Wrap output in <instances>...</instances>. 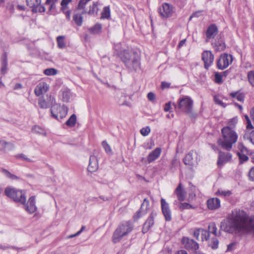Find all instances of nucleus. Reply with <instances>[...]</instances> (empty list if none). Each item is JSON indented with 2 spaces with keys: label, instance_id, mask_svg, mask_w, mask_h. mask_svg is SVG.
I'll use <instances>...</instances> for the list:
<instances>
[{
  "label": "nucleus",
  "instance_id": "1",
  "mask_svg": "<svg viewBox=\"0 0 254 254\" xmlns=\"http://www.w3.org/2000/svg\"><path fill=\"white\" fill-rule=\"evenodd\" d=\"M220 229L231 234L254 233V215L249 216L243 210H234L221 222Z\"/></svg>",
  "mask_w": 254,
  "mask_h": 254
},
{
  "label": "nucleus",
  "instance_id": "2",
  "mask_svg": "<svg viewBox=\"0 0 254 254\" xmlns=\"http://www.w3.org/2000/svg\"><path fill=\"white\" fill-rule=\"evenodd\" d=\"M222 137L218 139V144L223 149L230 151L238 139L237 133L230 127H225L221 129Z\"/></svg>",
  "mask_w": 254,
  "mask_h": 254
},
{
  "label": "nucleus",
  "instance_id": "3",
  "mask_svg": "<svg viewBox=\"0 0 254 254\" xmlns=\"http://www.w3.org/2000/svg\"><path fill=\"white\" fill-rule=\"evenodd\" d=\"M120 57L126 67L130 71H136L140 68V58L139 54L134 51L125 50Z\"/></svg>",
  "mask_w": 254,
  "mask_h": 254
},
{
  "label": "nucleus",
  "instance_id": "4",
  "mask_svg": "<svg viewBox=\"0 0 254 254\" xmlns=\"http://www.w3.org/2000/svg\"><path fill=\"white\" fill-rule=\"evenodd\" d=\"M133 229V224L129 221L124 222L120 224L114 232L112 241L114 243L120 242L122 238L127 236Z\"/></svg>",
  "mask_w": 254,
  "mask_h": 254
},
{
  "label": "nucleus",
  "instance_id": "5",
  "mask_svg": "<svg viewBox=\"0 0 254 254\" xmlns=\"http://www.w3.org/2000/svg\"><path fill=\"white\" fill-rule=\"evenodd\" d=\"M5 194L12 199L14 201L24 204L26 202V196L23 191L12 187H7L4 191Z\"/></svg>",
  "mask_w": 254,
  "mask_h": 254
},
{
  "label": "nucleus",
  "instance_id": "6",
  "mask_svg": "<svg viewBox=\"0 0 254 254\" xmlns=\"http://www.w3.org/2000/svg\"><path fill=\"white\" fill-rule=\"evenodd\" d=\"M67 108L60 104L54 103L51 107V113L52 116L57 120L62 119L65 117L67 114Z\"/></svg>",
  "mask_w": 254,
  "mask_h": 254
},
{
  "label": "nucleus",
  "instance_id": "7",
  "mask_svg": "<svg viewBox=\"0 0 254 254\" xmlns=\"http://www.w3.org/2000/svg\"><path fill=\"white\" fill-rule=\"evenodd\" d=\"M193 101L189 97H185L181 99L179 102V108L187 115L191 116L192 115Z\"/></svg>",
  "mask_w": 254,
  "mask_h": 254
},
{
  "label": "nucleus",
  "instance_id": "8",
  "mask_svg": "<svg viewBox=\"0 0 254 254\" xmlns=\"http://www.w3.org/2000/svg\"><path fill=\"white\" fill-rule=\"evenodd\" d=\"M233 60L232 56L228 54H222L217 63V66L219 69H224L232 64Z\"/></svg>",
  "mask_w": 254,
  "mask_h": 254
},
{
  "label": "nucleus",
  "instance_id": "9",
  "mask_svg": "<svg viewBox=\"0 0 254 254\" xmlns=\"http://www.w3.org/2000/svg\"><path fill=\"white\" fill-rule=\"evenodd\" d=\"M199 161L198 155L196 151L191 150L187 154L184 159V163L190 167L196 166Z\"/></svg>",
  "mask_w": 254,
  "mask_h": 254
},
{
  "label": "nucleus",
  "instance_id": "10",
  "mask_svg": "<svg viewBox=\"0 0 254 254\" xmlns=\"http://www.w3.org/2000/svg\"><path fill=\"white\" fill-rule=\"evenodd\" d=\"M214 55L210 51H205L201 55V58L204 64V67L206 69L212 64L214 61Z\"/></svg>",
  "mask_w": 254,
  "mask_h": 254
},
{
  "label": "nucleus",
  "instance_id": "11",
  "mask_svg": "<svg viewBox=\"0 0 254 254\" xmlns=\"http://www.w3.org/2000/svg\"><path fill=\"white\" fill-rule=\"evenodd\" d=\"M47 100L43 96L40 97L38 100V105L40 108L43 109L48 108L50 105L52 106L55 103V98L51 95H47Z\"/></svg>",
  "mask_w": 254,
  "mask_h": 254
},
{
  "label": "nucleus",
  "instance_id": "12",
  "mask_svg": "<svg viewBox=\"0 0 254 254\" xmlns=\"http://www.w3.org/2000/svg\"><path fill=\"white\" fill-rule=\"evenodd\" d=\"M159 12L161 17L163 18H168L172 15L173 7L168 3L163 4L162 8L159 9Z\"/></svg>",
  "mask_w": 254,
  "mask_h": 254
},
{
  "label": "nucleus",
  "instance_id": "13",
  "mask_svg": "<svg viewBox=\"0 0 254 254\" xmlns=\"http://www.w3.org/2000/svg\"><path fill=\"white\" fill-rule=\"evenodd\" d=\"M149 202L146 198L144 199L141 205L139 211H137L134 215L133 218L135 220H137L144 215L146 214L149 209Z\"/></svg>",
  "mask_w": 254,
  "mask_h": 254
},
{
  "label": "nucleus",
  "instance_id": "14",
  "mask_svg": "<svg viewBox=\"0 0 254 254\" xmlns=\"http://www.w3.org/2000/svg\"><path fill=\"white\" fill-rule=\"evenodd\" d=\"M35 203V197L34 196L30 197L28 199L27 203L23 204L25 211L30 214L35 212L37 209Z\"/></svg>",
  "mask_w": 254,
  "mask_h": 254
},
{
  "label": "nucleus",
  "instance_id": "15",
  "mask_svg": "<svg viewBox=\"0 0 254 254\" xmlns=\"http://www.w3.org/2000/svg\"><path fill=\"white\" fill-rule=\"evenodd\" d=\"M49 89V85L45 82H39L34 89L35 94L39 97L46 93Z\"/></svg>",
  "mask_w": 254,
  "mask_h": 254
},
{
  "label": "nucleus",
  "instance_id": "16",
  "mask_svg": "<svg viewBox=\"0 0 254 254\" xmlns=\"http://www.w3.org/2000/svg\"><path fill=\"white\" fill-rule=\"evenodd\" d=\"M161 209L166 221H170L172 219L171 212L169 204L163 198L161 199Z\"/></svg>",
  "mask_w": 254,
  "mask_h": 254
},
{
  "label": "nucleus",
  "instance_id": "17",
  "mask_svg": "<svg viewBox=\"0 0 254 254\" xmlns=\"http://www.w3.org/2000/svg\"><path fill=\"white\" fill-rule=\"evenodd\" d=\"M232 158V154L230 153H225L220 151L217 161V165L219 167H222L225 164L229 162Z\"/></svg>",
  "mask_w": 254,
  "mask_h": 254
},
{
  "label": "nucleus",
  "instance_id": "18",
  "mask_svg": "<svg viewBox=\"0 0 254 254\" xmlns=\"http://www.w3.org/2000/svg\"><path fill=\"white\" fill-rule=\"evenodd\" d=\"M182 243L187 249L196 250L199 248L198 244L192 239L188 237H184L182 240Z\"/></svg>",
  "mask_w": 254,
  "mask_h": 254
},
{
  "label": "nucleus",
  "instance_id": "19",
  "mask_svg": "<svg viewBox=\"0 0 254 254\" xmlns=\"http://www.w3.org/2000/svg\"><path fill=\"white\" fill-rule=\"evenodd\" d=\"M26 3L28 6L40 12H44L46 10L45 7L41 5V0H26Z\"/></svg>",
  "mask_w": 254,
  "mask_h": 254
},
{
  "label": "nucleus",
  "instance_id": "20",
  "mask_svg": "<svg viewBox=\"0 0 254 254\" xmlns=\"http://www.w3.org/2000/svg\"><path fill=\"white\" fill-rule=\"evenodd\" d=\"M98 162L96 156L95 155H91L87 168L88 171L91 173L95 172L98 169Z\"/></svg>",
  "mask_w": 254,
  "mask_h": 254
},
{
  "label": "nucleus",
  "instance_id": "21",
  "mask_svg": "<svg viewBox=\"0 0 254 254\" xmlns=\"http://www.w3.org/2000/svg\"><path fill=\"white\" fill-rule=\"evenodd\" d=\"M207 206L210 210H216L221 206L220 200L217 197H213L207 200Z\"/></svg>",
  "mask_w": 254,
  "mask_h": 254
},
{
  "label": "nucleus",
  "instance_id": "22",
  "mask_svg": "<svg viewBox=\"0 0 254 254\" xmlns=\"http://www.w3.org/2000/svg\"><path fill=\"white\" fill-rule=\"evenodd\" d=\"M156 216V213L154 212H152L149 217H148V219L145 222L143 226L142 232L143 233H146V232H147L149 229L150 228V227L153 226L154 224V218Z\"/></svg>",
  "mask_w": 254,
  "mask_h": 254
},
{
  "label": "nucleus",
  "instance_id": "23",
  "mask_svg": "<svg viewBox=\"0 0 254 254\" xmlns=\"http://www.w3.org/2000/svg\"><path fill=\"white\" fill-rule=\"evenodd\" d=\"M0 72L2 75L5 74L8 70L7 55L6 53L2 54L1 58Z\"/></svg>",
  "mask_w": 254,
  "mask_h": 254
},
{
  "label": "nucleus",
  "instance_id": "24",
  "mask_svg": "<svg viewBox=\"0 0 254 254\" xmlns=\"http://www.w3.org/2000/svg\"><path fill=\"white\" fill-rule=\"evenodd\" d=\"M161 150L160 148H156L151 152L147 156V161L149 163H151L156 160L160 155Z\"/></svg>",
  "mask_w": 254,
  "mask_h": 254
},
{
  "label": "nucleus",
  "instance_id": "25",
  "mask_svg": "<svg viewBox=\"0 0 254 254\" xmlns=\"http://www.w3.org/2000/svg\"><path fill=\"white\" fill-rule=\"evenodd\" d=\"M14 145L10 142L5 140H0V151H8L13 149Z\"/></svg>",
  "mask_w": 254,
  "mask_h": 254
},
{
  "label": "nucleus",
  "instance_id": "26",
  "mask_svg": "<svg viewBox=\"0 0 254 254\" xmlns=\"http://www.w3.org/2000/svg\"><path fill=\"white\" fill-rule=\"evenodd\" d=\"M175 193L176 194L179 200L181 201L184 200L186 197V192L183 189L181 183L179 184V186L176 188Z\"/></svg>",
  "mask_w": 254,
  "mask_h": 254
},
{
  "label": "nucleus",
  "instance_id": "27",
  "mask_svg": "<svg viewBox=\"0 0 254 254\" xmlns=\"http://www.w3.org/2000/svg\"><path fill=\"white\" fill-rule=\"evenodd\" d=\"M217 33V27L214 25H211L208 28L206 32V35L207 38L210 39L214 38Z\"/></svg>",
  "mask_w": 254,
  "mask_h": 254
},
{
  "label": "nucleus",
  "instance_id": "28",
  "mask_svg": "<svg viewBox=\"0 0 254 254\" xmlns=\"http://www.w3.org/2000/svg\"><path fill=\"white\" fill-rule=\"evenodd\" d=\"M98 11L97 3L94 2L92 5L90 6L89 10H84L82 11V14L88 13L90 15H95L97 14Z\"/></svg>",
  "mask_w": 254,
  "mask_h": 254
},
{
  "label": "nucleus",
  "instance_id": "29",
  "mask_svg": "<svg viewBox=\"0 0 254 254\" xmlns=\"http://www.w3.org/2000/svg\"><path fill=\"white\" fill-rule=\"evenodd\" d=\"M83 14H82V11L76 10L73 16V19L75 24L78 26H81L82 24L83 17L82 15Z\"/></svg>",
  "mask_w": 254,
  "mask_h": 254
},
{
  "label": "nucleus",
  "instance_id": "30",
  "mask_svg": "<svg viewBox=\"0 0 254 254\" xmlns=\"http://www.w3.org/2000/svg\"><path fill=\"white\" fill-rule=\"evenodd\" d=\"M212 45L215 50L217 52L224 50L226 47L225 43L222 40L215 41L212 43Z\"/></svg>",
  "mask_w": 254,
  "mask_h": 254
},
{
  "label": "nucleus",
  "instance_id": "31",
  "mask_svg": "<svg viewBox=\"0 0 254 254\" xmlns=\"http://www.w3.org/2000/svg\"><path fill=\"white\" fill-rule=\"evenodd\" d=\"M32 131L35 133L44 136L47 135V132L44 128L39 126H34L32 128Z\"/></svg>",
  "mask_w": 254,
  "mask_h": 254
},
{
  "label": "nucleus",
  "instance_id": "32",
  "mask_svg": "<svg viewBox=\"0 0 254 254\" xmlns=\"http://www.w3.org/2000/svg\"><path fill=\"white\" fill-rule=\"evenodd\" d=\"M219 244V241L218 239L215 237L211 238L208 240V245L212 249L215 250L218 248Z\"/></svg>",
  "mask_w": 254,
  "mask_h": 254
},
{
  "label": "nucleus",
  "instance_id": "33",
  "mask_svg": "<svg viewBox=\"0 0 254 254\" xmlns=\"http://www.w3.org/2000/svg\"><path fill=\"white\" fill-rule=\"evenodd\" d=\"M251 129L247 130L244 135V138L250 141V142L254 144V130L250 131Z\"/></svg>",
  "mask_w": 254,
  "mask_h": 254
},
{
  "label": "nucleus",
  "instance_id": "34",
  "mask_svg": "<svg viewBox=\"0 0 254 254\" xmlns=\"http://www.w3.org/2000/svg\"><path fill=\"white\" fill-rule=\"evenodd\" d=\"M63 98L64 102H68L69 101L71 94L69 89L65 88L62 91Z\"/></svg>",
  "mask_w": 254,
  "mask_h": 254
},
{
  "label": "nucleus",
  "instance_id": "35",
  "mask_svg": "<svg viewBox=\"0 0 254 254\" xmlns=\"http://www.w3.org/2000/svg\"><path fill=\"white\" fill-rule=\"evenodd\" d=\"M76 122V116L75 114H72L66 122L65 124L69 127H73L75 126Z\"/></svg>",
  "mask_w": 254,
  "mask_h": 254
},
{
  "label": "nucleus",
  "instance_id": "36",
  "mask_svg": "<svg viewBox=\"0 0 254 254\" xmlns=\"http://www.w3.org/2000/svg\"><path fill=\"white\" fill-rule=\"evenodd\" d=\"M217 227L216 224L214 223H211L208 225V232L209 233H211L214 235L215 237L218 236V233L217 232Z\"/></svg>",
  "mask_w": 254,
  "mask_h": 254
},
{
  "label": "nucleus",
  "instance_id": "37",
  "mask_svg": "<svg viewBox=\"0 0 254 254\" xmlns=\"http://www.w3.org/2000/svg\"><path fill=\"white\" fill-rule=\"evenodd\" d=\"M91 0H80L78 4L77 7L76 8L77 11H82L85 9V6L87 4V3L91 1Z\"/></svg>",
  "mask_w": 254,
  "mask_h": 254
},
{
  "label": "nucleus",
  "instance_id": "38",
  "mask_svg": "<svg viewBox=\"0 0 254 254\" xmlns=\"http://www.w3.org/2000/svg\"><path fill=\"white\" fill-rule=\"evenodd\" d=\"M110 17V9L109 6L104 7L101 13V18L108 19Z\"/></svg>",
  "mask_w": 254,
  "mask_h": 254
},
{
  "label": "nucleus",
  "instance_id": "39",
  "mask_svg": "<svg viewBox=\"0 0 254 254\" xmlns=\"http://www.w3.org/2000/svg\"><path fill=\"white\" fill-rule=\"evenodd\" d=\"M64 38V36H59L57 38L58 46L60 49L64 48L65 47Z\"/></svg>",
  "mask_w": 254,
  "mask_h": 254
},
{
  "label": "nucleus",
  "instance_id": "40",
  "mask_svg": "<svg viewBox=\"0 0 254 254\" xmlns=\"http://www.w3.org/2000/svg\"><path fill=\"white\" fill-rule=\"evenodd\" d=\"M1 172L7 178L12 180H17L18 179V178L16 176L11 174L10 172H9L8 170L6 169H2Z\"/></svg>",
  "mask_w": 254,
  "mask_h": 254
},
{
  "label": "nucleus",
  "instance_id": "41",
  "mask_svg": "<svg viewBox=\"0 0 254 254\" xmlns=\"http://www.w3.org/2000/svg\"><path fill=\"white\" fill-rule=\"evenodd\" d=\"M200 234H201V238L202 241H203L204 240L208 241L209 234V232L207 230L203 229H201L200 230Z\"/></svg>",
  "mask_w": 254,
  "mask_h": 254
},
{
  "label": "nucleus",
  "instance_id": "42",
  "mask_svg": "<svg viewBox=\"0 0 254 254\" xmlns=\"http://www.w3.org/2000/svg\"><path fill=\"white\" fill-rule=\"evenodd\" d=\"M58 0H46V5H49V11H51L53 9L55 8V3Z\"/></svg>",
  "mask_w": 254,
  "mask_h": 254
},
{
  "label": "nucleus",
  "instance_id": "43",
  "mask_svg": "<svg viewBox=\"0 0 254 254\" xmlns=\"http://www.w3.org/2000/svg\"><path fill=\"white\" fill-rule=\"evenodd\" d=\"M102 145L107 153L109 154H111L112 153L110 146L106 141H103L102 143Z\"/></svg>",
  "mask_w": 254,
  "mask_h": 254
},
{
  "label": "nucleus",
  "instance_id": "44",
  "mask_svg": "<svg viewBox=\"0 0 254 254\" xmlns=\"http://www.w3.org/2000/svg\"><path fill=\"white\" fill-rule=\"evenodd\" d=\"M44 73L47 75H54L57 73V71L55 68H50L44 70Z\"/></svg>",
  "mask_w": 254,
  "mask_h": 254
},
{
  "label": "nucleus",
  "instance_id": "45",
  "mask_svg": "<svg viewBox=\"0 0 254 254\" xmlns=\"http://www.w3.org/2000/svg\"><path fill=\"white\" fill-rule=\"evenodd\" d=\"M102 26L100 24H96L94 26L91 28L90 32L93 34H97L101 30Z\"/></svg>",
  "mask_w": 254,
  "mask_h": 254
},
{
  "label": "nucleus",
  "instance_id": "46",
  "mask_svg": "<svg viewBox=\"0 0 254 254\" xmlns=\"http://www.w3.org/2000/svg\"><path fill=\"white\" fill-rule=\"evenodd\" d=\"M216 194L221 195L223 196H228L231 194V192L230 190H219L217 191Z\"/></svg>",
  "mask_w": 254,
  "mask_h": 254
},
{
  "label": "nucleus",
  "instance_id": "47",
  "mask_svg": "<svg viewBox=\"0 0 254 254\" xmlns=\"http://www.w3.org/2000/svg\"><path fill=\"white\" fill-rule=\"evenodd\" d=\"M151 129L149 127L147 126L145 127H143L140 130V133L142 135L145 136L148 135L150 132Z\"/></svg>",
  "mask_w": 254,
  "mask_h": 254
},
{
  "label": "nucleus",
  "instance_id": "48",
  "mask_svg": "<svg viewBox=\"0 0 254 254\" xmlns=\"http://www.w3.org/2000/svg\"><path fill=\"white\" fill-rule=\"evenodd\" d=\"M248 78L250 84L254 86V71H249L248 73Z\"/></svg>",
  "mask_w": 254,
  "mask_h": 254
},
{
  "label": "nucleus",
  "instance_id": "49",
  "mask_svg": "<svg viewBox=\"0 0 254 254\" xmlns=\"http://www.w3.org/2000/svg\"><path fill=\"white\" fill-rule=\"evenodd\" d=\"M237 154L239 156L240 163H242L248 160L249 158L246 155L241 152H238Z\"/></svg>",
  "mask_w": 254,
  "mask_h": 254
},
{
  "label": "nucleus",
  "instance_id": "50",
  "mask_svg": "<svg viewBox=\"0 0 254 254\" xmlns=\"http://www.w3.org/2000/svg\"><path fill=\"white\" fill-rule=\"evenodd\" d=\"M214 101L215 103L223 107H225L226 105L222 102V101L217 96L214 97Z\"/></svg>",
  "mask_w": 254,
  "mask_h": 254
},
{
  "label": "nucleus",
  "instance_id": "51",
  "mask_svg": "<svg viewBox=\"0 0 254 254\" xmlns=\"http://www.w3.org/2000/svg\"><path fill=\"white\" fill-rule=\"evenodd\" d=\"M245 118L247 121V128L248 129V130L252 129L254 128V127L251 123V122L249 116L248 115H245Z\"/></svg>",
  "mask_w": 254,
  "mask_h": 254
},
{
  "label": "nucleus",
  "instance_id": "52",
  "mask_svg": "<svg viewBox=\"0 0 254 254\" xmlns=\"http://www.w3.org/2000/svg\"><path fill=\"white\" fill-rule=\"evenodd\" d=\"M238 121V119L237 118H234L232 119L228 123V126L227 127H230L231 128L233 129V127H235L236 124H237Z\"/></svg>",
  "mask_w": 254,
  "mask_h": 254
},
{
  "label": "nucleus",
  "instance_id": "53",
  "mask_svg": "<svg viewBox=\"0 0 254 254\" xmlns=\"http://www.w3.org/2000/svg\"><path fill=\"white\" fill-rule=\"evenodd\" d=\"M179 207L181 209H184L191 208L192 206L190 204L186 202H184L181 203Z\"/></svg>",
  "mask_w": 254,
  "mask_h": 254
},
{
  "label": "nucleus",
  "instance_id": "54",
  "mask_svg": "<svg viewBox=\"0 0 254 254\" xmlns=\"http://www.w3.org/2000/svg\"><path fill=\"white\" fill-rule=\"evenodd\" d=\"M237 246V243L235 242H233L230 243L227 246V251H232L234 250L236 248Z\"/></svg>",
  "mask_w": 254,
  "mask_h": 254
},
{
  "label": "nucleus",
  "instance_id": "55",
  "mask_svg": "<svg viewBox=\"0 0 254 254\" xmlns=\"http://www.w3.org/2000/svg\"><path fill=\"white\" fill-rule=\"evenodd\" d=\"M72 0H63L61 2V5L63 9H66L67 4L71 2Z\"/></svg>",
  "mask_w": 254,
  "mask_h": 254
},
{
  "label": "nucleus",
  "instance_id": "56",
  "mask_svg": "<svg viewBox=\"0 0 254 254\" xmlns=\"http://www.w3.org/2000/svg\"><path fill=\"white\" fill-rule=\"evenodd\" d=\"M215 82L217 83H220L222 82V75L219 73H216L215 74Z\"/></svg>",
  "mask_w": 254,
  "mask_h": 254
},
{
  "label": "nucleus",
  "instance_id": "57",
  "mask_svg": "<svg viewBox=\"0 0 254 254\" xmlns=\"http://www.w3.org/2000/svg\"><path fill=\"white\" fill-rule=\"evenodd\" d=\"M17 157L19 158H21L23 160H25L28 162H31V160L28 158L25 154H20L17 155Z\"/></svg>",
  "mask_w": 254,
  "mask_h": 254
},
{
  "label": "nucleus",
  "instance_id": "58",
  "mask_svg": "<svg viewBox=\"0 0 254 254\" xmlns=\"http://www.w3.org/2000/svg\"><path fill=\"white\" fill-rule=\"evenodd\" d=\"M147 98L149 100L151 101H153L155 99V94L152 92H149L147 94Z\"/></svg>",
  "mask_w": 254,
  "mask_h": 254
},
{
  "label": "nucleus",
  "instance_id": "59",
  "mask_svg": "<svg viewBox=\"0 0 254 254\" xmlns=\"http://www.w3.org/2000/svg\"><path fill=\"white\" fill-rule=\"evenodd\" d=\"M201 12L202 11H198L193 13L190 16L189 20H190L192 17H199L200 15Z\"/></svg>",
  "mask_w": 254,
  "mask_h": 254
},
{
  "label": "nucleus",
  "instance_id": "60",
  "mask_svg": "<svg viewBox=\"0 0 254 254\" xmlns=\"http://www.w3.org/2000/svg\"><path fill=\"white\" fill-rule=\"evenodd\" d=\"M249 177L252 181H254V167L252 168L250 170Z\"/></svg>",
  "mask_w": 254,
  "mask_h": 254
},
{
  "label": "nucleus",
  "instance_id": "61",
  "mask_svg": "<svg viewBox=\"0 0 254 254\" xmlns=\"http://www.w3.org/2000/svg\"><path fill=\"white\" fill-rule=\"evenodd\" d=\"M201 229H196L193 232V236L197 239H198L199 234H200V230Z\"/></svg>",
  "mask_w": 254,
  "mask_h": 254
},
{
  "label": "nucleus",
  "instance_id": "62",
  "mask_svg": "<svg viewBox=\"0 0 254 254\" xmlns=\"http://www.w3.org/2000/svg\"><path fill=\"white\" fill-rule=\"evenodd\" d=\"M238 148L242 152H247V148L242 144L239 143L238 145Z\"/></svg>",
  "mask_w": 254,
  "mask_h": 254
},
{
  "label": "nucleus",
  "instance_id": "63",
  "mask_svg": "<svg viewBox=\"0 0 254 254\" xmlns=\"http://www.w3.org/2000/svg\"><path fill=\"white\" fill-rule=\"evenodd\" d=\"M170 84L168 82H162L161 83V87L162 89L168 88L170 86Z\"/></svg>",
  "mask_w": 254,
  "mask_h": 254
},
{
  "label": "nucleus",
  "instance_id": "64",
  "mask_svg": "<svg viewBox=\"0 0 254 254\" xmlns=\"http://www.w3.org/2000/svg\"><path fill=\"white\" fill-rule=\"evenodd\" d=\"M237 99L239 101H242L244 100V96L243 94L238 93V94L237 96Z\"/></svg>",
  "mask_w": 254,
  "mask_h": 254
}]
</instances>
